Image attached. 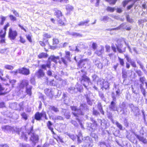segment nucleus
Wrapping results in <instances>:
<instances>
[{
    "label": "nucleus",
    "instance_id": "nucleus-1",
    "mask_svg": "<svg viewBox=\"0 0 147 147\" xmlns=\"http://www.w3.org/2000/svg\"><path fill=\"white\" fill-rule=\"evenodd\" d=\"M71 108L74 115L76 117V119L79 121L78 116L79 115H84L85 112L88 111L87 106L86 104H82L80 105L79 109H77L75 106H71Z\"/></svg>",
    "mask_w": 147,
    "mask_h": 147
},
{
    "label": "nucleus",
    "instance_id": "nucleus-2",
    "mask_svg": "<svg viewBox=\"0 0 147 147\" xmlns=\"http://www.w3.org/2000/svg\"><path fill=\"white\" fill-rule=\"evenodd\" d=\"M59 59V56L55 57L54 56H51L49 57L48 60L47 61V63L46 65L43 64L41 65V68L44 70H46V67L50 68L51 65V61H53L55 63L57 62V60Z\"/></svg>",
    "mask_w": 147,
    "mask_h": 147
},
{
    "label": "nucleus",
    "instance_id": "nucleus-3",
    "mask_svg": "<svg viewBox=\"0 0 147 147\" xmlns=\"http://www.w3.org/2000/svg\"><path fill=\"white\" fill-rule=\"evenodd\" d=\"M28 134L31 136L30 139L33 143V146L34 147L35 144L38 142V136L34 133L32 127L30 128V131L28 133Z\"/></svg>",
    "mask_w": 147,
    "mask_h": 147
},
{
    "label": "nucleus",
    "instance_id": "nucleus-4",
    "mask_svg": "<svg viewBox=\"0 0 147 147\" xmlns=\"http://www.w3.org/2000/svg\"><path fill=\"white\" fill-rule=\"evenodd\" d=\"M84 141L83 144L82 145L83 147H92L93 146L92 139L89 137L87 136L82 138Z\"/></svg>",
    "mask_w": 147,
    "mask_h": 147
},
{
    "label": "nucleus",
    "instance_id": "nucleus-5",
    "mask_svg": "<svg viewBox=\"0 0 147 147\" xmlns=\"http://www.w3.org/2000/svg\"><path fill=\"white\" fill-rule=\"evenodd\" d=\"M90 62L88 59L81 60L78 63V66L79 68H81L82 67L86 68L87 66L90 65Z\"/></svg>",
    "mask_w": 147,
    "mask_h": 147
},
{
    "label": "nucleus",
    "instance_id": "nucleus-6",
    "mask_svg": "<svg viewBox=\"0 0 147 147\" xmlns=\"http://www.w3.org/2000/svg\"><path fill=\"white\" fill-rule=\"evenodd\" d=\"M29 85L28 81L24 79L20 81L19 85V90L20 92H22V94H23V90L25 88H26Z\"/></svg>",
    "mask_w": 147,
    "mask_h": 147
},
{
    "label": "nucleus",
    "instance_id": "nucleus-7",
    "mask_svg": "<svg viewBox=\"0 0 147 147\" xmlns=\"http://www.w3.org/2000/svg\"><path fill=\"white\" fill-rule=\"evenodd\" d=\"M94 63L98 68H102V65L105 66H108L109 64L110 63L107 59H103L102 64H101L99 61L98 60H96L94 62Z\"/></svg>",
    "mask_w": 147,
    "mask_h": 147
},
{
    "label": "nucleus",
    "instance_id": "nucleus-8",
    "mask_svg": "<svg viewBox=\"0 0 147 147\" xmlns=\"http://www.w3.org/2000/svg\"><path fill=\"white\" fill-rule=\"evenodd\" d=\"M116 48L113 44H112L111 45V48L113 51L116 53L117 51L116 49H117L118 51L120 53H122L123 51L122 50L121 48L123 47V45L121 43L116 45Z\"/></svg>",
    "mask_w": 147,
    "mask_h": 147
},
{
    "label": "nucleus",
    "instance_id": "nucleus-9",
    "mask_svg": "<svg viewBox=\"0 0 147 147\" xmlns=\"http://www.w3.org/2000/svg\"><path fill=\"white\" fill-rule=\"evenodd\" d=\"M65 52V58H61V60L64 64L66 65L67 61H70V53L69 52L67 51H66Z\"/></svg>",
    "mask_w": 147,
    "mask_h": 147
},
{
    "label": "nucleus",
    "instance_id": "nucleus-10",
    "mask_svg": "<svg viewBox=\"0 0 147 147\" xmlns=\"http://www.w3.org/2000/svg\"><path fill=\"white\" fill-rule=\"evenodd\" d=\"M17 35V33L15 30L13 31L11 28L9 29V37L11 40H14Z\"/></svg>",
    "mask_w": 147,
    "mask_h": 147
},
{
    "label": "nucleus",
    "instance_id": "nucleus-11",
    "mask_svg": "<svg viewBox=\"0 0 147 147\" xmlns=\"http://www.w3.org/2000/svg\"><path fill=\"white\" fill-rule=\"evenodd\" d=\"M32 86L29 85L25 88V92H23V97H25L26 94L28 95L29 96H31L32 94Z\"/></svg>",
    "mask_w": 147,
    "mask_h": 147
},
{
    "label": "nucleus",
    "instance_id": "nucleus-12",
    "mask_svg": "<svg viewBox=\"0 0 147 147\" xmlns=\"http://www.w3.org/2000/svg\"><path fill=\"white\" fill-rule=\"evenodd\" d=\"M18 72L19 73L22 74L24 75H28L30 74L29 69L25 67L19 69Z\"/></svg>",
    "mask_w": 147,
    "mask_h": 147
},
{
    "label": "nucleus",
    "instance_id": "nucleus-13",
    "mask_svg": "<svg viewBox=\"0 0 147 147\" xmlns=\"http://www.w3.org/2000/svg\"><path fill=\"white\" fill-rule=\"evenodd\" d=\"M78 85H76V88H75L74 87H71L69 88H68L67 89L68 91L71 94H74L77 92L78 91H80L82 89V87L81 88H79L77 87Z\"/></svg>",
    "mask_w": 147,
    "mask_h": 147
},
{
    "label": "nucleus",
    "instance_id": "nucleus-14",
    "mask_svg": "<svg viewBox=\"0 0 147 147\" xmlns=\"http://www.w3.org/2000/svg\"><path fill=\"white\" fill-rule=\"evenodd\" d=\"M81 71L84 74L82 76L81 79H80V81L82 84H84L85 82H86L87 80H90V79L87 76L84 75L86 73V72L83 69L81 70Z\"/></svg>",
    "mask_w": 147,
    "mask_h": 147
},
{
    "label": "nucleus",
    "instance_id": "nucleus-15",
    "mask_svg": "<svg viewBox=\"0 0 147 147\" xmlns=\"http://www.w3.org/2000/svg\"><path fill=\"white\" fill-rule=\"evenodd\" d=\"M44 111H42L41 113L37 112L36 113L34 116V118L38 121H40L42 119V118L43 117Z\"/></svg>",
    "mask_w": 147,
    "mask_h": 147
},
{
    "label": "nucleus",
    "instance_id": "nucleus-16",
    "mask_svg": "<svg viewBox=\"0 0 147 147\" xmlns=\"http://www.w3.org/2000/svg\"><path fill=\"white\" fill-rule=\"evenodd\" d=\"M109 108L110 110L113 111H117V108L116 106V104L114 101L111 102L110 105L109 106Z\"/></svg>",
    "mask_w": 147,
    "mask_h": 147
},
{
    "label": "nucleus",
    "instance_id": "nucleus-17",
    "mask_svg": "<svg viewBox=\"0 0 147 147\" xmlns=\"http://www.w3.org/2000/svg\"><path fill=\"white\" fill-rule=\"evenodd\" d=\"M1 128L2 130L5 132L12 131L13 129V127L9 125L2 126Z\"/></svg>",
    "mask_w": 147,
    "mask_h": 147
},
{
    "label": "nucleus",
    "instance_id": "nucleus-18",
    "mask_svg": "<svg viewBox=\"0 0 147 147\" xmlns=\"http://www.w3.org/2000/svg\"><path fill=\"white\" fill-rule=\"evenodd\" d=\"M126 28V23H123L121 24L119 26L116 28L110 29H109L107 30H118L120 29H125Z\"/></svg>",
    "mask_w": 147,
    "mask_h": 147
},
{
    "label": "nucleus",
    "instance_id": "nucleus-19",
    "mask_svg": "<svg viewBox=\"0 0 147 147\" xmlns=\"http://www.w3.org/2000/svg\"><path fill=\"white\" fill-rule=\"evenodd\" d=\"M104 47L102 46H101L100 48L98 50L95 51V53L98 56H101L104 51Z\"/></svg>",
    "mask_w": 147,
    "mask_h": 147
},
{
    "label": "nucleus",
    "instance_id": "nucleus-20",
    "mask_svg": "<svg viewBox=\"0 0 147 147\" xmlns=\"http://www.w3.org/2000/svg\"><path fill=\"white\" fill-rule=\"evenodd\" d=\"M90 22V20L89 19H87L84 22L81 21L77 25H76V27H77L78 26H83L85 25L86 26H88L89 24L87 25Z\"/></svg>",
    "mask_w": 147,
    "mask_h": 147
},
{
    "label": "nucleus",
    "instance_id": "nucleus-21",
    "mask_svg": "<svg viewBox=\"0 0 147 147\" xmlns=\"http://www.w3.org/2000/svg\"><path fill=\"white\" fill-rule=\"evenodd\" d=\"M36 75L39 78L42 77L45 75L43 71L41 69H39L38 71L36 74Z\"/></svg>",
    "mask_w": 147,
    "mask_h": 147
},
{
    "label": "nucleus",
    "instance_id": "nucleus-22",
    "mask_svg": "<svg viewBox=\"0 0 147 147\" xmlns=\"http://www.w3.org/2000/svg\"><path fill=\"white\" fill-rule=\"evenodd\" d=\"M135 136L140 141L146 144L147 143V140L144 137L137 134H136Z\"/></svg>",
    "mask_w": 147,
    "mask_h": 147
},
{
    "label": "nucleus",
    "instance_id": "nucleus-23",
    "mask_svg": "<svg viewBox=\"0 0 147 147\" xmlns=\"http://www.w3.org/2000/svg\"><path fill=\"white\" fill-rule=\"evenodd\" d=\"M44 92L47 96L50 97L53 96L52 92L51 90L46 89L44 90Z\"/></svg>",
    "mask_w": 147,
    "mask_h": 147
},
{
    "label": "nucleus",
    "instance_id": "nucleus-24",
    "mask_svg": "<svg viewBox=\"0 0 147 147\" xmlns=\"http://www.w3.org/2000/svg\"><path fill=\"white\" fill-rule=\"evenodd\" d=\"M65 134L66 135L68 136L72 140L74 141L76 140V138H77V135H74L72 134H70V133H68V132L65 133Z\"/></svg>",
    "mask_w": 147,
    "mask_h": 147
},
{
    "label": "nucleus",
    "instance_id": "nucleus-25",
    "mask_svg": "<svg viewBox=\"0 0 147 147\" xmlns=\"http://www.w3.org/2000/svg\"><path fill=\"white\" fill-rule=\"evenodd\" d=\"M9 26V23H7L6 25L5 26L4 28V33L2 34H1V32H3L2 31H1V32H0V36L2 37H5V35L6 34V31L7 30V28Z\"/></svg>",
    "mask_w": 147,
    "mask_h": 147
},
{
    "label": "nucleus",
    "instance_id": "nucleus-26",
    "mask_svg": "<svg viewBox=\"0 0 147 147\" xmlns=\"http://www.w3.org/2000/svg\"><path fill=\"white\" fill-rule=\"evenodd\" d=\"M97 107L98 110L99 111L100 113L104 115V111L103 110L102 107L100 103H98Z\"/></svg>",
    "mask_w": 147,
    "mask_h": 147
},
{
    "label": "nucleus",
    "instance_id": "nucleus-27",
    "mask_svg": "<svg viewBox=\"0 0 147 147\" xmlns=\"http://www.w3.org/2000/svg\"><path fill=\"white\" fill-rule=\"evenodd\" d=\"M105 81L104 80L99 79L98 80L97 82V84L102 89V85L104 83Z\"/></svg>",
    "mask_w": 147,
    "mask_h": 147
},
{
    "label": "nucleus",
    "instance_id": "nucleus-28",
    "mask_svg": "<svg viewBox=\"0 0 147 147\" xmlns=\"http://www.w3.org/2000/svg\"><path fill=\"white\" fill-rule=\"evenodd\" d=\"M48 56V55L47 53H40L38 55V57L40 58L41 59L43 58H46Z\"/></svg>",
    "mask_w": 147,
    "mask_h": 147
},
{
    "label": "nucleus",
    "instance_id": "nucleus-29",
    "mask_svg": "<svg viewBox=\"0 0 147 147\" xmlns=\"http://www.w3.org/2000/svg\"><path fill=\"white\" fill-rule=\"evenodd\" d=\"M55 14L57 17L59 18L61 17L62 16L61 12V11L59 10H57L55 13Z\"/></svg>",
    "mask_w": 147,
    "mask_h": 147
},
{
    "label": "nucleus",
    "instance_id": "nucleus-30",
    "mask_svg": "<svg viewBox=\"0 0 147 147\" xmlns=\"http://www.w3.org/2000/svg\"><path fill=\"white\" fill-rule=\"evenodd\" d=\"M99 96L101 100L104 101H106V98H105L104 94L102 92H99Z\"/></svg>",
    "mask_w": 147,
    "mask_h": 147
},
{
    "label": "nucleus",
    "instance_id": "nucleus-31",
    "mask_svg": "<svg viewBox=\"0 0 147 147\" xmlns=\"http://www.w3.org/2000/svg\"><path fill=\"white\" fill-rule=\"evenodd\" d=\"M47 125L48 128L51 131H52L53 130V128L52 127L53 124L50 121H49L47 123Z\"/></svg>",
    "mask_w": 147,
    "mask_h": 147
},
{
    "label": "nucleus",
    "instance_id": "nucleus-32",
    "mask_svg": "<svg viewBox=\"0 0 147 147\" xmlns=\"http://www.w3.org/2000/svg\"><path fill=\"white\" fill-rule=\"evenodd\" d=\"M49 109L55 112H57L59 111V109L54 106H50L49 107Z\"/></svg>",
    "mask_w": 147,
    "mask_h": 147
},
{
    "label": "nucleus",
    "instance_id": "nucleus-33",
    "mask_svg": "<svg viewBox=\"0 0 147 147\" xmlns=\"http://www.w3.org/2000/svg\"><path fill=\"white\" fill-rule=\"evenodd\" d=\"M103 84L102 88H104L106 90L109 89V84L107 82L105 81Z\"/></svg>",
    "mask_w": 147,
    "mask_h": 147
},
{
    "label": "nucleus",
    "instance_id": "nucleus-34",
    "mask_svg": "<svg viewBox=\"0 0 147 147\" xmlns=\"http://www.w3.org/2000/svg\"><path fill=\"white\" fill-rule=\"evenodd\" d=\"M9 82L10 84H11L12 87L13 88L14 86V85L17 82V81L16 80L12 79V80H9Z\"/></svg>",
    "mask_w": 147,
    "mask_h": 147
},
{
    "label": "nucleus",
    "instance_id": "nucleus-35",
    "mask_svg": "<svg viewBox=\"0 0 147 147\" xmlns=\"http://www.w3.org/2000/svg\"><path fill=\"white\" fill-rule=\"evenodd\" d=\"M129 106L130 108L131 109V111L134 112H135V110H138V108L136 107H134V105L132 104H130L129 105Z\"/></svg>",
    "mask_w": 147,
    "mask_h": 147
},
{
    "label": "nucleus",
    "instance_id": "nucleus-36",
    "mask_svg": "<svg viewBox=\"0 0 147 147\" xmlns=\"http://www.w3.org/2000/svg\"><path fill=\"white\" fill-rule=\"evenodd\" d=\"M127 71L124 69L122 70V74L123 78H125L127 77Z\"/></svg>",
    "mask_w": 147,
    "mask_h": 147
},
{
    "label": "nucleus",
    "instance_id": "nucleus-37",
    "mask_svg": "<svg viewBox=\"0 0 147 147\" xmlns=\"http://www.w3.org/2000/svg\"><path fill=\"white\" fill-rule=\"evenodd\" d=\"M71 34L72 35L74 36L75 37H82V35L78 33H77L75 32H73Z\"/></svg>",
    "mask_w": 147,
    "mask_h": 147
},
{
    "label": "nucleus",
    "instance_id": "nucleus-38",
    "mask_svg": "<svg viewBox=\"0 0 147 147\" xmlns=\"http://www.w3.org/2000/svg\"><path fill=\"white\" fill-rule=\"evenodd\" d=\"M66 9L68 11H70L73 10L74 7L68 4L66 6Z\"/></svg>",
    "mask_w": 147,
    "mask_h": 147
},
{
    "label": "nucleus",
    "instance_id": "nucleus-39",
    "mask_svg": "<svg viewBox=\"0 0 147 147\" xmlns=\"http://www.w3.org/2000/svg\"><path fill=\"white\" fill-rule=\"evenodd\" d=\"M91 95H92L91 93L89 92H86V94L84 95L86 100L90 99Z\"/></svg>",
    "mask_w": 147,
    "mask_h": 147
},
{
    "label": "nucleus",
    "instance_id": "nucleus-40",
    "mask_svg": "<svg viewBox=\"0 0 147 147\" xmlns=\"http://www.w3.org/2000/svg\"><path fill=\"white\" fill-rule=\"evenodd\" d=\"M116 9L115 7H108L107 8V11H110L111 12H114V11Z\"/></svg>",
    "mask_w": 147,
    "mask_h": 147
},
{
    "label": "nucleus",
    "instance_id": "nucleus-41",
    "mask_svg": "<svg viewBox=\"0 0 147 147\" xmlns=\"http://www.w3.org/2000/svg\"><path fill=\"white\" fill-rule=\"evenodd\" d=\"M109 19V18L107 16H104L103 17H102L100 18V20L101 21H104L105 22L107 21Z\"/></svg>",
    "mask_w": 147,
    "mask_h": 147
},
{
    "label": "nucleus",
    "instance_id": "nucleus-42",
    "mask_svg": "<svg viewBox=\"0 0 147 147\" xmlns=\"http://www.w3.org/2000/svg\"><path fill=\"white\" fill-rule=\"evenodd\" d=\"M53 40V45L54 46H56L59 43V41L57 39L54 38Z\"/></svg>",
    "mask_w": 147,
    "mask_h": 147
},
{
    "label": "nucleus",
    "instance_id": "nucleus-43",
    "mask_svg": "<svg viewBox=\"0 0 147 147\" xmlns=\"http://www.w3.org/2000/svg\"><path fill=\"white\" fill-rule=\"evenodd\" d=\"M115 125H116L117 127L119 128L120 130H122L123 129V126L122 125L117 121H116Z\"/></svg>",
    "mask_w": 147,
    "mask_h": 147
},
{
    "label": "nucleus",
    "instance_id": "nucleus-44",
    "mask_svg": "<svg viewBox=\"0 0 147 147\" xmlns=\"http://www.w3.org/2000/svg\"><path fill=\"white\" fill-rule=\"evenodd\" d=\"M90 83V80H86V81L85 82L84 84H82L86 88L89 85V83Z\"/></svg>",
    "mask_w": 147,
    "mask_h": 147
},
{
    "label": "nucleus",
    "instance_id": "nucleus-45",
    "mask_svg": "<svg viewBox=\"0 0 147 147\" xmlns=\"http://www.w3.org/2000/svg\"><path fill=\"white\" fill-rule=\"evenodd\" d=\"M5 67L7 69H9V70H12L13 69V66H12L11 65H6L5 66Z\"/></svg>",
    "mask_w": 147,
    "mask_h": 147
},
{
    "label": "nucleus",
    "instance_id": "nucleus-46",
    "mask_svg": "<svg viewBox=\"0 0 147 147\" xmlns=\"http://www.w3.org/2000/svg\"><path fill=\"white\" fill-rule=\"evenodd\" d=\"M126 19L127 21L130 23H132L133 22L132 19L130 18L129 15H127L126 16Z\"/></svg>",
    "mask_w": 147,
    "mask_h": 147
},
{
    "label": "nucleus",
    "instance_id": "nucleus-47",
    "mask_svg": "<svg viewBox=\"0 0 147 147\" xmlns=\"http://www.w3.org/2000/svg\"><path fill=\"white\" fill-rule=\"evenodd\" d=\"M139 79L140 81L141 82L142 84H144V82H145L146 80L144 76L140 77Z\"/></svg>",
    "mask_w": 147,
    "mask_h": 147
},
{
    "label": "nucleus",
    "instance_id": "nucleus-48",
    "mask_svg": "<svg viewBox=\"0 0 147 147\" xmlns=\"http://www.w3.org/2000/svg\"><path fill=\"white\" fill-rule=\"evenodd\" d=\"M0 18L1 19V24L3 25V24L5 20L6 17H3L2 16H0Z\"/></svg>",
    "mask_w": 147,
    "mask_h": 147
},
{
    "label": "nucleus",
    "instance_id": "nucleus-49",
    "mask_svg": "<svg viewBox=\"0 0 147 147\" xmlns=\"http://www.w3.org/2000/svg\"><path fill=\"white\" fill-rule=\"evenodd\" d=\"M93 115L96 116H98L100 115L99 113L97 110L94 109V108H93Z\"/></svg>",
    "mask_w": 147,
    "mask_h": 147
},
{
    "label": "nucleus",
    "instance_id": "nucleus-50",
    "mask_svg": "<svg viewBox=\"0 0 147 147\" xmlns=\"http://www.w3.org/2000/svg\"><path fill=\"white\" fill-rule=\"evenodd\" d=\"M135 72L139 76H141L142 74V72L140 70H136L135 71Z\"/></svg>",
    "mask_w": 147,
    "mask_h": 147
},
{
    "label": "nucleus",
    "instance_id": "nucleus-51",
    "mask_svg": "<svg viewBox=\"0 0 147 147\" xmlns=\"http://www.w3.org/2000/svg\"><path fill=\"white\" fill-rule=\"evenodd\" d=\"M43 38L44 39H45L46 38H50L51 37V36L50 35L46 33H45L43 34Z\"/></svg>",
    "mask_w": 147,
    "mask_h": 147
},
{
    "label": "nucleus",
    "instance_id": "nucleus-52",
    "mask_svg": "<svg viewBox=\"0 0 147 147\" xmlns=\"http://www.w3.org/2000/svg\"><path fill=\"white\" fill-rule=\"evenodd\" d=\"M21 115L24 119L26 120L27 119V115L25 113H23L21 114Z\"/></svg>",
    "mask_w": 147,
    "mask_h": 147
},
{
    "label": "nucleus",
    "instance_id": "nucleus-53",
    "mask_svg": "<svg viewBox=\"0 0 147 147\" xmlns=\"http://www.w3.org/2000/svg\"><path fill=\"white\" fill-rule=\"evenodd\" d=\"M83 45V47H82V48H83L84 47V45L82 43H80V44H78V47H76V49L75 50V51L76 52H79L80 51V50L78 48V47L79 48V47H80V45Z\"/></svg>",
    "mask_w": 147,
    "mask_h": 147
},
{
    "label": "nucleus",
    "instance_id": "nucleus-54",
    "mask_svg": "<svg viewBox=\"0 0 147 147\" xmlns=\"http://www.w3.org/2000/svg\"><path fill=\"white\" fill-rule=\"evenodd\" d=\"M106 1L109 2L110 4H114L116 3L117 0H105Z\"/></svg>",
    "mask_w": 147,
    "mask_h": 147
},
{
    "label": "nucleus",
    "instance_id": "nucleus-55",
    "mask_svg": "<svg viewBox=\"0 0 147 147\" xmlns=\"http://www.w3.org/2000/svg\"><path fill=\"white\" fill-rule=\"evenodd\" d=\"M4 89V88L2 87L1 85L0 84V95H4L5 93L2 92Z\"/></svg>",
    "mask_w": 147,
    "mask_h": 147
},
{
    "label": "nucleus",
    "instance_id": "nucleus-56",
    "mask_svg": "<svg viewBox=\"0 0 147 147\" xmlns=\"http://www.w3.org/2000/svg\"><path fill=\"white\" fill-rule=\"evenodd\" d=\"M9 17L10 18V19L13 21H14L16 20V18L12 15H9Z\"/></svg>",
    "mask_w": 147,
    "mask_h": 147
},
{
    "label": "nucleus",
    "instance_id": "nucleus-57",
    "mask_svg": "<svg viewBox=\"0 0 147 147\" xmlns=\"http://www.w3.org/2000/svg\"><path fill=\"white\" fill-rule=\"evenodd\" d=\"M121 107L122 108V110H123V113H122L123 114L124 113V110L126 109L125 105L124 102L122 103Z\"/></svg>",
    "mask_w": 147,
    "mask_h": 147
},
{
    "label": "nucleus",
    "instance_id": "nucleus-58",
    "mask_svg": "<svg viewBox=\"0 0 147 147\" xmlns=\"http://www.w3.org/2000/svg\"><path fill=\"white\" fill-rule=\"evenodd\" d=\"M11 11L13 12V14L17 17H19V13L17 12L14 10H12Z\"/></svg>",
    "mask_w": 147,
    "mask_h": 147
},
{
    "label": "nucleus",
    "instance_id": "nucleus-59",
    "mask_svg": "<svg viewBox=\"0 0 147 147\" xmlns=\"http://www.w3.org/2000/svg\"><path fill=\"white\" fill-rule=\"evenodd\" d=\"M92 47L94 50H95L97 48V45L96 43L93 42L92 44Z\"/></svg>",
    "mask_w": 147,
    "mask_h": 147
},
{
    "label": "nucleus",
    "instance_id": "nucleus-60",
    "mask_svg": "<svg viewBox=\"0 0 147 147\" xmlns=\"http://www.w3.org/2000/svg\"><path fill=\"white\" fill-rule=\"evenodd\" d=\"M125 57L128 62H129L132 60L130 58L129 56L127 55H125Z\"/></svg>",
    "mask_w": 147,
    "mask_h": 147
},
{
    "label": "nucleus",
    "instance_id": "nucleus-61",
    "mask_svg": "<svg viewBox=\"0 0 147 147\" xmlns=\"http://www.w3.org/2000/svg\"><path fill=\"white\" fill-rule=\"evenodd\" d=\"M129 63H131V65L134 67H136V65L135 62L133 60H131Z\"/></svg>",
    "mask_w": 147,
    "mask_h": 147
},
{
    "label": "nucleus",
    "instance_id": "nucleus-62",
    "mask_svg": "<svg viewBox=\"0 0 147 147\" xmlns=\"http://www.w3.org/2000/svg\"><path fill=\"white\" fill-rule=\"evenodd\" d=\"M118 59L119 60L120 64L122 66H123L124 64V61L123 59H121L119 57H118Z\"/></svg>",
    "mask_w": 147,
    "mask_h": 147
},
{
    "label": "nucleus",
    "instance_id": "nucleus-63",
    "mask_svg": "<svg viewBox=\"0 0 147 147\" xmlns=\"http://www.w3.org/2000/svg\"><path fill=\"white\" fill-rule=\"evenodd\" d=\"M71 123L73 124L75 127H77L78 126V124L75 121L73 120H71Z\"/></svg>",
    "mask_w": 147,
    "mask_h": 147
},
{
    "label": "nucleus",
    "instance_id": "nucleus-64",
    "mask_svg": "<svg viewBox=\"0 0 147 147\" xmlns=\"http://www.w3.org/2000/svg\"><path fill=\"white\" fill-rule=\"evenodd\" d=\"M21 137L22 138H24V140H26L27 139V137L26 136V135L24 134V133H22Z\"/></svg>",
    "mask_w": 147,
    "mask_h": 147
}]
</instances>
